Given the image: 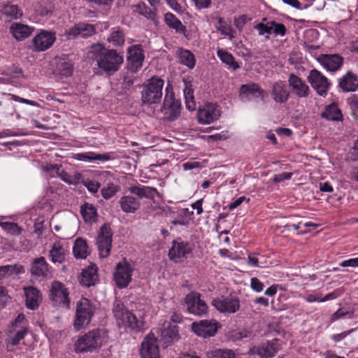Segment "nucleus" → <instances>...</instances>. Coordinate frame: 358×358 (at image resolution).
Returning <instances> with one entry per match:
<instances>
[{"label": "nucleus", "instance_id": "1", "mask_svg": "<svg viewBox=\"0 0 358 358\" xmlns=\"http://www.w3.org/2000/svg\"><path fill=\"white\" fill-rule=\"evenodd\" d=\"M88 54L96 62L98 67L108 75L117 72L124 62L123 55L120 52L108 49L100 43L92 45Z\"/></svg>", "mask_w": 358, "mask_h": 358}, {"label": "nucleus", "instance_id": "2", "mask_svg": "<svg viewBox=\"0 0 358 358\" xmlns=\"http://www.w3.org/2000/svg\"><path fill=\"white\" fill-rule=\"evenodd\" d=\"M104 332L99 329L88 331L80 336L74 343V351L77 354L92 352L102 345Z\"/></svg>", "mask_w": 358, "mask_h": 358}, {"label": "nucleus", "instance_id": "3", "mask_svg": "<svg viewBox=\"0 0 358 358\" xmlns=\"http://www.w3.org/2000/svg\"><path fill=\"white\" fill-rule=\"evenodd\" d=\"M164 84V80L157 76L148 80L147 83L143 85L141 92L143 103L148 105L159 103L163 94Z\"/></svg>", "mask_w": 358, "mask_h": 358}, {"label": "nucleus", "instance_id": "4", "mask_svg": "<svg viewBox=\"0 0 358 358\" xmlns=\"http://www.w3.org/2000/svg\"><path fill=\"white\" fill-rule=\"evenodd\" d=\"M95 313V306L87 298H81L76 303V315L73 327L80 330L89 324Z\"/></svg>", "mask_w": 358, "mask_h": 358}, {"label": "nucleus", "instance_id": "5", "mask_svg": "<svg viewBox=\"0 0 358 358\" xmlns=\"http://www.w3.org/2000/svg\"><path fill=\"white\" fill-rule=\"evenodd\" d=\"M49 299L54 306L66 308H69L70 306L68 289L62 282L58 280H54L50 285Z\"/></svg>", "mask_w": 358, "mask_h": 358}, {"label": "nucleus", "instance_id": "6", "mask_svg": "<svg viewBox=\"0 0 358 358\" xmlns=\"http://www.w3.org/2000/svg\"><path fill=\"white\" fill-rule=\"evenodd\" d=\"M113 232L110 225L103 224L99 229L96 238L99 255L101 258L107 257L112 248Z\"/></svg>", "mask_w": 358, "mask_h": 358}, {"label": "nucleus", "instance_id": "7", "mask_svg": "<svg viewBox=\"0 0 358 358\" xmlns=\"http://www.w3.org/2000/svg\"><path fill=\"white\" fill-rule=\"evenodd\" d=\"M161 111L164 115V119L169 121L176 120L180 115V101L176 99L173 92H169L167 89Z\"/></svg>", "mask_w": 358, "mask_h": 358}, {"label": "nucleus", "instance_id": "8", "mask_svg": "<svg viewBox=\"0 0 358 358\" xmlns=\"http://www.w3.org/2000/svg\"><path fill=\"white\" fill-rule=\"evenodd\" d=\"M184 303L187 306L188 313L201 317L207 313L208 306L201 299L200 294L192 292L186 295Z\"/></svg>", "mask_w": 358, "mask_h": 358}, {"label": "nucleus", "instance_id": "9", "mask_svg": "<svg viewBox=\"0 0 358 358\" xmlns=\"http://www.w3.org/2000/svg\"><path fill=\"white\" fill-rule=\"evenodd\" d=\"M145 56L141 45H134L127 49V67L130 71L137 72L143 65Z\"/></svg>", "mask_w": 358, "mask_h": 358}, {"label": "nucleus", "instance_id": "10", "mask_svg": "<svg viewBox=\"0 0 358 358\" xmlns=\"http://www.w3.org/2000/svg\"><path fill=\"white\" fill-rule=\"evenodd\" d=\"M55 41L56 36L55 32L41 29L34 37L32 43L35 51L43 52L51 48Z\"/></svg>", "mask_w": 358, "mask_h": 358}, {"label": "nucleus", "instance_id": "11", "mask_svg": "<svg viewBox=\"0 0 358 358\" xmlns=\"http://www.w3.org/2000/svg\"><path fill=\"white\" fill-rule=\"evenodd\" d=\"M140 355L141 358H159L157 338L153 333H149L143 339L141 345Z\"/></svg>", "mask_w": 358, "mask_h": 358}, {"label": "nucleus", "instance_id": "12", "mask_svg": "<svg viewBox=\"0 0 358 358\" xmlns=\"http://www.w3.org/2000/svg\"><path fill=\"white\" fill-rule=\"evenodd\" d=\"M65 34L68 39L87 38L96 34V27L92 24L79 22L66 30Z\"/></svg>", "mask_w": 358, "mask_h": 358}, {"label": "nucleus", "instance_id": "13", "mask_svg": "<svg viewBox=\"0 0 358 358\" xmlns=\"http://www.w3.org/2000/svg\"><path fill=\"white\" fill-rule=\"evenodd\" d=\"M132 271V267L126 262H119L116 265L114 279L117 287L124 288L129 285L131 280Z\"/></svg>", "mask_w": 358, "mask_h": 358}, {"label": "nucleus", "instance_id": "14", "mask_svg": "<svg viewBox=\"0 0 358 358\" xmlns=\"http://www.w3.org/2000/svg\"><path fill=\"white\" fill-rule=\"evenodd\" d=\"M113 314L115 319L117 325L127 329L129 324L131 322L134 314L125 309L124 305L120 301H116L113 306Z\"/></svg>", "mask_w": 358, "mask_h": 358}, {"label": "nucleus", "instance_id": "15", "mask_svg": "<svg viewBox=\"0 0 358 358\" xmlns=\"http://www.w3.org/2000/svg\"><path fill=\"white\" fill-rule=\"evenodd\" d=\"M312 87L320 96H325L329 87L328 79L318 70L313 69L307 78Z\"/></svg>", "mask_w": 358, "mask_h": 358}, {"label": "nucleus", "instance_id": "16", "mask_svg": "<svg viewBox=\"0 0 358 358\" xmlns=\"http://www.w3.org/2000/svg\"><path fill=\"white\" fill-rule=\"evenodd\" d=\"M287 81L290 92L299 99L307 98L309 96L310 87L302 78L294 73H290Z\"/></svg>", "mask_w": 358, "mask_h": 358}, {"label": "nucleus", "instance_id": "17", "mask_svg": "<svg viewBox=\"0 0 358 358\" xmlns=\"http://www.w3.org/2000/svg\"><path fill=\"white\" fill-rule=\"evenodd\" d=\"M218 322L215 320H201L192 324V331L199 336L208 338L214 336L217 331Z\"/></svg>", "mask_w": 358, "mask_h": 358}, {"label": "nucleus", "instance_id": "18", "mask_svg": "<svg viewBox=\"0 0 358 358\" xmlns=\"http://www.w3.org/2000/svg\"><path fill=\"white\" fill-rule=\"evenodd\" d=\"M265 95V91L258 84L251 83L241 86L238 96L243 101L246 102L253 99L261 98L263 99Z\"/></svg>", "mask_w": 358, "mask_h": 358}, {"label": "nucleus", "instance_id": "19", "mask_svg": "<svg viewBox=\"0 0 358 358\" xmlns=\"http://www.w3.org/2000/svg\"><path fill=\"white\" fill-rule=\"evenodd\" d=\"M270 94L276 103L283 104L289 100L291 92L284 81L278 80L272 84Z\"/></svg>", "mask_w": 358, "mask_h": 358}, {"label": "nucleus", "instance_id": "20", "mask_svg": "<svg viewBox=\"0 0 358 358\" xmlns=\"http://www.w3.org/2000/svg\"><path fill=\"white\" fill-rule=\"evenodd\" d=\"M212 305L221 313H234L240 308V302L234 297H220L212 301Z\"/></svg>", "mask_w": 358, "mask_h": 358}, {"label": "nucleus", "instance_id": "21", "mask_svg": "<svg viewBox=\"0 0 358 358\" xmlns=\"http://www.w3.org/2000/svg\"><path fill=\"white\" fill-rule=\"evenodd\" d=\"M221 115L220 108L214 103H207L198 111V120L201 124H210L218 120Z\"/></svg>", "mask_w": 358, "mask_h": 358}, {"label": "nucleus", "instance_id": "22", "mask_svg": "<svg viewBox=\"0 0 358 358\" xmlns=\"http://www.w3.org/2000/svg\"><path fill=\"white\" fill-rule=\"evenodd\" d=\"M192 251V248L189 243L173 241L169 251V257L171 260L176 262L178 259L186 257Z\"/></svg>", "mask_w": 358, "mask_h": 358}, {"label": "nucleus", "instance_id": "23", "mask_svg": "<svg viewBox=\"0 0 358 358\" xmlns=\"http://www.w3.org/2000/svg\"><path fill=\"white\" fill-rule=\"evenodd\" d=\"M24 292L27 308L30 310H36L38 308L42 301L41 292L31 286L24 287Z\"/></svg>", "mask_w": 358, "mask_h": 358}, {"label": "nucleus", "instance_id": "24", "mask_svg": "<svg viewBox=\"0 0 358 358\" xmlns=\"http://www.w3.org/2000/svg\"><path fill=\"white\" fill-rule=\"evenodd\" d=\"M317 60L327 71L334 72L341 68L343 59L338 55H322Z\"/></svg>", "mask_w": 358, "mask_h": 358}, {"label": "nucleus", "instance_id": "25", "mask_svg": "<svg viewBox=\"0 0 358 358\" xmlns=\"http://www.w3.org/2000/svg\"><path fill=\"white\" fill-rule=\"evenodd\" d=\"M260 358H271L275 357L279 350H281V345L279 344V339L274 338L271 341H266L259 345Z\"/></svg>", "mask_w": 358, "mask_h": 358}, {"label": "nucleus", "instance_id": "26", "mask_svg": "<svg viewBox=\"0 0 358 358\" xmlns=\"http://www.w3.org/2000/svg\"><path fill=\"white\" fill-rule=\"evenodd\" d=\"M338 86L344 92H355L358 90V76L348 71L340 78Z\"/></svg>", "mask_w": 358, "mask_h": 358}, {"label": "nucleus", "instance_id": "27", "mask_svg": "<svg viewBox=\"0 0 358 358\" xmlns=\"http://www.w3.org/2000/svg\"><path fill=\"white\" fill-rule=\"evenodd\" d=\"M30 272L31 275L36 277L45 278L49 273V266L43 257H37L33 259Z\"/></svg>", "mask_w": 358, "mask_h": 358}, {"label": "nucleus", "instance_id": "28", "mask_svg": "<svg viewBox=\"0 0 358 358\" xmlns=\"http://www.w3.org/2000/svg\"><path fill=\"white\" fill-rule=\"evenodd\" d=\"M160 337L161 341L166 345L177 341L180 338L178 327L169 324L161 330Z\"/></svg>", "mask_w": 358, "mask_h": 358}, {"label": "nucleus", "instance_id": "29", "mask_svg": "<svg viewBox=\"0 0 358 358\" xmlns=\"http://www.w3.org/2000/svg\"><path fill=\"white\" fill-rule=\"evenodd\" d=\"M119 203L122 210L126 213H134L141 206L139 200L131 195L122 196L120 199Z\"/></svg>", "mask_w": 358, "mask_h": 358}, {"label": "nucleus", "instance_id": "30", "mask_svg": "<svg viewBox=\"0 0 358 358\" xmlns=\"http://www.w3.org/2000/svg\"><path fill=\"white\" fill-rule=\"evenodd\" d=\"M34 29L33 27L17 22L12 24L10 27L11 34L17 41H22L29 37Z\"/></svg>", "mask_w": 358, "mask_h": 358}, {"label": "nucleus", "instance_id": "31", "mask_svg": "<svg viewBox=\"0 0 358 358\" xmlns=\"http://www.w3.org/2000/svg\"><path fill=\"white\" fill-rule=\"evenodd\" d=\"M24 266L19 264L1 266L0 280L9 278H15L18 275L24 273Z\"/></svg>", "mask_w": 358, "mask_h": 358}, {"label": "nucleus", "instance_id": "32", "mask_svg": "<svg viewBox=\"0 0 358 358\" xmlns=\"http://www.w3.org/2000/svg\"><path fill=\"white\" fill-rule=\"evenodd\" d=\"M97 280V268L95 266H91L83 271L80 282L85 287H90L94 285Z\"/></svg>", "mask_w": 358, "mask_h": 358}, {"label": "nucleus", "instance_id": "33", "mask_svg": "<svg viewBox=\"0 0 358 358\" xmlns=\"http://www.w3.org/2000/svg\"><path fill=\"white\" fill-rule=\"evenodd\" d=\"M129 190L131 193L137 195L141 199H153L155 196L158 194L156 188L148 186H132L129 187Z\"/></svg>", "mask_w": 358, "mask_h": 358}, {"label": "nucleus", "instance_id": "34", "mask_svg": "<svg viewBox=\"0 0 358 358\" xmlns=\"http://www.w3.org/2000/svg\"><path fill=\"white\" fill-rule=\"evenodd\" d=\"M73 252L76 259H85L90 254L87 242L82 238H78L74 243Z\"/></svg>", "mask_w": 358, "mask_h": 358}, {"label": "nucleus", "instance_id": "35", "mask_svg": "<svg viewBox=\"0 0 358 358\" xmlns=\"http://www.w3.org/2000/svg\"><path fill=\"white\" fill-rule=\"evenodd\" d=\"M321 117L330 121H338L342 120V113L336 103H331L327 106L325 110L322 113Z\"/></svg>", "mask_w": 358, "mask_h": 358}, {"label": "nucleus", "instance_id": "36", "mask_svg": "<svg viewBox=\"0 0 358 358\" xmlns=\"http://www.w3.org/2000/svg\"><path fill=\"white\" fill-rule=\"evenodd\" d=\"M164 21L170 28L175 29L177 32L182 33L185 36L186 27L175 15L171 13H166Z\"/></svg>", "mask_w": 358, "mask_h": 358}, {"label": "nucleus", "instance_id": "37", "mask_svg": "<svg viewBox=\"0 0 358 358\" xmlns=\"http://www.w3.org/2000/svg\"><path fill=\"white\" fill-rule=\"evenodd\" d=\"M76 159L80 161H108L111 159L110 154L104 153V154H96L92 152H85V153H78L76 154Z\"/></svg>", "mask_w": 358, "mask_h": 358}, {"label": "nucleus", "instance_id": "38", "mask_svg": "<svg viewBox=\"0 0 358 358\" xmlns=\"http://www.w3.org/2000/svg\"><path fill=\"white\" fill-rule=\"evenodd\" d=\"M65 250L59 242L52 244L50 250V257L53 263H62L65 260Z\"/></svg>", "mask_w": 358, "mask_h": 358}, {"label": "nucleus", "instance_id": "39", "mask_svg": "<svg viewBox=\"0 0 358 358\" xmlns=\"http://www.w3.org/2000/svg\"><path fill=\"white\" fill-rule=\"evenodd\" d=\"M1 14L5 17V20L11 21L20 18L22 11L16 5H6L3 7Z\"/></svg>", "mask_w": 358, "mask_h": 358}, {"label": "nucleus", "instance_id": "40", "mask_svg": "<svg viewBox=\"0 0 358 358\" xmlns=\"http://www.w3.org/2000/svg\"><path fill=\"white\" fill-rule=\"evenodd\" d=\"M179 62L185 65L189 69H193L195 66V59L194 55L187 50L179 48L177 50Z\"/></svg>", "mask_w": 358, "mask_h": 358}, {"label": "nucleus", "instance_id": "41", "mask_svg": "<svg viewBox=\"0 0 358 358\" xmlns=\"http://www.w3.org/2000/svg\"><path fill=\"white\" fill-rule=\"evenodd\" d=\"M107 41L112 43L115 47L122 46L125 41V36L123 30L120 27L113 28Z\"/></svg>", "mask_w": 358, "mask_h": 358}, {"label": "nucleus", "instance_id": "42", "mask_svg": "<svg viewBox=\"0 0 358 358\" xmlns=\"http://www.w3.org/2000/svg\"><path fill=\"white\" fill-rule=\"evenodd\" d=\"M80 213L85 222L95 221L97 217L96 208L92 204L88 203L81 206Z\"/></svg>", "mask_w": 358, "mask_h": 358}, {"label": "nucleus", "instance_id": "43", "mask_svg": "<svg viewBox=\"0 0 358 358\" xmlns=\"http://www.w3.org/2000/svg\"><path fill=\"white\" fill-rule=\"evenodd\" d=\"M217 55L223 63L228 65L229 68H231L233 70H236L240 67L231 53L222 49H218Z\"/></svg>", "mask_w": 358, "mask_h": 358}, {"label": "nucleus", "instance_id": "44", "mask_svg": "<svg viewBox=\"0 0 358 358\" xmlns=\"http://www.w3.org/2000/svg\"><path fill=\"white\" fill-rule=\"evenodd\" d=\"M145 329V322L144 320L141 317H137L135 315L132 317L131 322L129 324L127 328V329L134 333L143 331Z\"/></svg>", "mask_w": 358, "mask_h": 358}, {"label": "nucleus", "instance_id": "45", "mask_svg": "<svg viewBox=\"0 0 358 358\" xmlns=\"http://www.w3.org/2000/svg\"><path fill=\"white\" fill-rule=\"evenodd\" d=\"M186 108L189 110H194L196 108V103L194 97V91L190 86L186 85L183 90Z\"/></svg>", "mask_w": 358, "mask_h": 358}, {"label": "nucleus", "instance_id": "46", "mask_svg": "<svg viewBox=\"0 0 358 358\" xmlns=\"http://www.w3.org/2000/svg\"><path fill=\"white\" fill-rule=\"evenodd\" d=\"M215 28L221 33L222 35L229 36L231 38L234 37L233 33L234 31L222 17L218 18Z\"/></svg>", "mask_w": 358, "mask_h": 358}, {"label": "nucleus", "instance_id": "47", "mask_svg": "<svg viewBox=\"0 0 358 358\" xmlns=\"http://www.w3.org/2000/svg\"><path fill=\"white\" fill-rule=\"evenodd\" d=\"M0 226L4 231L11 235H20L22 231V228L15 222H0Z\"/></svg>", "mask_w": 358, "mask_h": 358}, {"label": "nucleus", "instance_id": "48", "mask_svg": "<svg viewBox=\"0 0 358 358\" xmlns=\"http://www.w3.org/2000/svg\"><path fill=\"white\" fill-rule=\"evenodd\" d=\"M213 358H236L235 352L230 349H216L212 352Z\"/></svg>", "mask_w": 358, "mask_h": 358}, {"label": "nucleus", "instance_id": "49", "mask_svg": "<svg viewBox=\"0 0 358 358\" xmlns=\"http://www.w3.org/2000/svg\"><path fill=\"white\" fill-rule=\"evenodd\" d=\"M254 28L258 31L259 36L267 34V36H266V38H268V35L272 33V25L271 24V21H268L266 23L262 22L256 24Z\"/></svg>", "mask_w": 358, "mask_h": 358}, {"label": "nucleus", "instance_id": "50", "mask_svg": "<svg viewBox=\"0 0 358 358\" xmlns=\"http://www.w3.org/2000/svg\"><path fill=\"white\" fill-rule=\"evenodd\" d=\"M136 10L141 15L145 17L147 19L152 20L155 17V12L150 8L146 6L145 4H138L136 6Z\"/></svg>", "mask_w": 358, "mask_h": 358}, {"label": "nucleus", "instance_id": "51", "mask_svg": "<svg viewBox=\"0 0 358 358\" xmlns=\"http://www.w3.org/2000/svg\"><path fill=\"white\" fill-rule=\"evenodd\" d=\"M59 74L62 77H69L73 74V66L69 62H64L61 64L59 69Z\"/></svg>", "mask_w": 358, "mask_h": 358}, {"label": "nucleus", "instance_id": "52", "mask_svg": "<svg viewBox=\"0 0 358 358\" xmlns=\"http://www.w3.org/2000/svg\"><path fill=\"white\" fill-rule=\"evenodd\" d=\"M272 25V32L276 36H284L287 33V28L285 24L282 23H278L274 20L271 21Z\"/></svg>", "mask_w": 358, "mask_h": 358}, {"label": "nucleus", "instance_id": "53", "mask_svg": "<svg viewBox=\"0 0 358 358\" xmlns=\"http://www.w3.org/2000/svg\"><path fill=\"white\" fill-rule=\"evenodd\" d=\"M27 334V331L25 328L19 330L14 336H10V343L14 346L17 345Z\"/></svg>", "mask_w": 358, "mask_h": 358}, {"label": "nucleus", "instance_id": "54", "mask_svg": "<svg viewBox=\"0 0 358 358\" xmlns=\"http://www.w3.org/2000/svg\"><path fill=\"white\" fill-rule=\"evenodd\" d=\"M118 188L113 184H110L107 187L101 189L102 196L106 199H109L113 196L117 192Z\"/></svg>", "mask_w": 358, "mask_h": 358}, {"label": "nucleus", "instance_id": "55", "mask_svg": "<svg viewBox=\"0 0 358 358\" xmlns=\"http://www.w3.org/2000/svg\"><path fill=\"white\" fill-rule=\"evenodd\" d=\"M10 300L8 290L3 286L0 285V308H3Z\"/></svg>", "mask_w": 358, "mask_h": 358}, {"label": "nucleus", "instance_id": "56", "mask_svg": "<svg viewBox=\"0 0 358 358\" xmlns=\"http://www.w3.org/2000/svg\"><path fill=\"white\" fill-rule=\"evenodd\" d=\"M7 74L14 78L23 77V71L17 66H12L7 69Z\"/></svg>", "mask_w": 358, "mask_h": 358}, {"label": "nucleus", "instance_id": "57", "mask_svg": "<svg viewBox=\"0 0 358 358\" xmlns=\"http://www.w3.org/2000/svg\"><path fill=\"white\" fill-rule=\"evenodd\" d=\"M83 185L92 193L97 192L99 189L101 187L100 183L92 181V180H86V181L83 182Z\"/></svg>", "mask_w": 358, "mask_h": 358}, {"label": "nucleus", "instance_id": "58", "mask_svg": "<svg viewBox=\"0 0 358 358\" xmlns=\"http://www.w3.org/2000/svg\"><path fill=\"white\" fill-rule=\"evenodd\" d=\"M252 331L248 330H243L241 331L234 332L232 337L234 340H241L244 338H251Z\"/></svg>", "mask_w": 358, "mask_h": 358}, {"label": "nucleus", "instance_id": "59", "mask_svg": "<svg viewBox=\"0 0 358 358\" xmlns=\"http://www.w3.org/2000/svg\"><path fill=\"white\" fill-rule=\"evenodd\" d=\"M251 288L257 292H260L263 290L264 289V284L257 278H252L251 279Z\"/></svg>", "mask_w": 358, "mask_h": 358}, {"label": "nucleus", "instance_id": "60", "mask_svg": "<svg viewBox=\"0 0 358 358\" xmlns=\"http://www.w3.org/2000/svg\"><path fill=\"white\" fill-rule=\"evenodd\" d=\"M292 176V173L284 172L280 174L275 175L273 178V181L274 182H280L285 180L291 179Z\"/></svg>", "mask_w": 358, "mask_h": 358}, {"label": "nucleus", "instance_id": "61", "mask_svg": "<svg viewBox=\"0 0 358 358\" xmlns=\"http://www.w3.org/2000/svg\"><path fill=\"white\" fill-rule=\"evenodd\" d=\"M348 157L351 161H358V141L348 152Z\"/></svg>", "mask_w": 358, "mask_h": 358}, {"label": "nucleus", "instance_id": "62", "mask_svg": "<svg viewBox=\"0 0 358 358\" xmlns=\"http://www.w3.org/2000/svg\"><path fill=\"white\" fill-rule=\"evenodd\" d=\"M185 171L192 170L194 169H201V165L196 161H189L182 164Z\"/></svg>", "mask_w": 358, "mask_h": 358}, {"label": "nucleus", "instance_id": "63", "mask_svg": "<svg viewBox=\"0 0 358 358\" xmlns=\"http://www.w3.org/2000/svg\"><path fill=\"white\" fill-rule=\"evenodd\" d=\"M199 9L207 8L211 4V0H192Z\"/></svg>", "mask_w": 358, "mask_h": 358}, {"label": "nucleus", "instance_id": "64", "mask_svg": "<svg viewBox=\"0 0 358 358\" xmlns=\"http://www.w3.org/2000/svg\"><path fill=\"white\" fill-rule=\"evenodd\" d=\"M342 267H357L358 266V257L345 260L340 264Z\"/></svg>", "mask_w": 358, "mask_h": 358}]
</instances>
